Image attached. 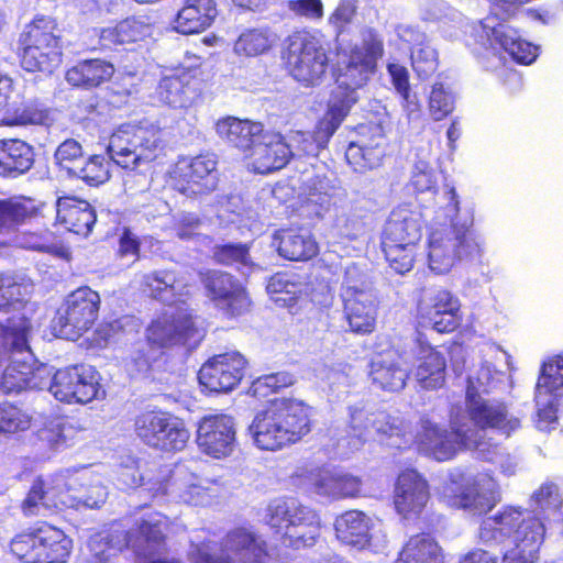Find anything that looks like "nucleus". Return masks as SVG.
<instances>
[{"label":"nucleus","mask_w":563,"mask_h":563,"mask_svg":"<svg viewBox=\"0 0 563 563\" xmlns=\"http://www.w3.org/2000/svg\"><path fill=\"white\" fill-rule=\"evenodd\" d=\"M472 35L486 49L492 48L494 53L501 49L519 64L530 65L539 54L538 46L522 40L509 24L495 22L494 18L479 21L473 26Z\"/></svg>","instance_id":"nucleus-19"},{"label":"nucleus","mask_w":563,"mask_h":563,"mask_svg":"<svg viewBox=\"0 0 563 563\" xmlns=\"http://www.w3.org/2000/svg\"><path fill=\"white\" fill-rule=\"evenodd\" d=\"M439 495L449 507L483 515L500 501V487L488 474L465 477L461 473H452L442 483Z\"/></svg>","instance_id":"nucleus-10"},{"label":"nucleus","mask_w":563,"mask_h":563,"mask_svg":"<svg viewBox=\"0 0 563 563\" xmlns=\"http://www.w3.org/2000/svg\"><path fill=\"white\" fill-rule=\"evenodd\" d=\"M207 296L214 306L230 316L241 314L247 310L250 299L244 287L229 273L209 271L203 275Z\"/></svg>","instance_id":"nucleus-27"},{"label":"nucleus","mask_w":563,"mask_h":563,"mask_svg":"<svg viewBox=\"0 0 563 563\" xmlns=\"http://www.w3.org/2000/svg\"><path fill=\"white\" fill-rule=\"evenodd\" d=\"M209 543L195 545L189 556L192 563H261L266 556V544L255 532L235 528L227 533L219 555Z\"/></svg>","instance_id":"nucleus-14"},{"label":"nucleus","mask_w":563,"mask_h":563,"mask_svg":"<svg viewBox=\"0 0 563 563\" xmlns=\"http://www.w3.org/2000/svg\"><path fill=\"white\" fill-rule=\"evenodd\" d=\"M374 411L367 410L362 406L350 407V429L352 437V448L357 450L366 441L372 439V418Z\"/></svg>","instance_id":"nucleus-58"},{"label":"nucleus","mask_w":563,"mask_h":563,"mask_svg":"<svg viewBox=\"0 0 563 563\" xmlns=\"http://www.w3.org/2000/svg\"><path fill=\"white\" fill-rule=\"evenodd\" d=\"M108 490L99 478L87 481L86 474L66 479L59 474L55 477L33 483L22 508L26 516L44 515L46 510L64 508H99L107 499Z\"/></svg>","instance_id":"nucleus-5"},{"label":"nucleus","mask_w":563,"mask_h":563,"mask_svg":"<svg viewBox=\"0 0 563 563\" xmlns=\"http://www.w3.org/2000/svg\"><path fill=\"white\" fill-rule=\"evenodd\" d=\"M20 43L23 46L21 64L25 70L52 73L59 65L62 54L49 21L38 19L27 25Z\"/></svg>","instance_id":"nucleus-18"},{"label":"nucleus","mask_w":563,"mask_h":563,"mask_svg":"<svg viewBox=\"0 0 563 563\" xmlns=\"http://www.w3.org/2000/svg\"><path fill=\"white\" fill-rule=\"evenodd\" d=\"M136 437L147 446L163 452L185 449L190 433L183 420L167 412H144L134 422Z\"/></svg>","instance_id":"nucleus-15"},{"label":"nucleus","mask_w":563,"mask_h":563,"mask_svg":"<svg viewBox=\"0 0 563 563\" xmlns=\"http://www.w3.org/2000/svg\"><path fill=\"white\" fill-rule=\"evenodd\" d=\"M158 99L174 109H186L192 106L198 90L186 77L169 76L159 81Z\"/></svg>","instance_id":"nucleus-46"},{"label":"nucleus","mask_w":563,"mask_h":563,"mask_svg":"<svg viewBox=\"0 0 563 563\" xmlns=\"http://www.w3.org/2000/svg\"><path fill=\"white\" fill-rule=\"evenodd\" d=\"M71 549V539L46 523L18 533L10 542L12 554L24 563H65Z\"/></svg>","instance_id":"nucleus-12"},{"label":"nucleus","mask_w":563,"mask_h":563,"mask_svg":"<svg viewBox=\"0 0 563 563\" xmlns=\"http://www.w3.org/2000/svg\"><path fill=\"white\" fill-rule=\"evenodd\" d=\"M35 211L34 202L25 198H12L0 201V230L10 229L25 219L30 218Z\"/></svg>","instance_id":"nucleus-56"},{"label":"nucleus","mask_w":563,"mask_h":563,"mask_svg":"<svg viewBox=\"0 0 563 563\" xmlns=\"http://www.w3.org/2000/svg\"><path fill=\"white\" fill-rule=\"evenodd\" d=\"M280 256L289 261H306L317 254V243L308 232L280 230L274 235Z\"/></svg>","instance_id":"nucleus-44"},{"label":"nucleus","mask_w":563,"mask_h":563,"mask_svg":"<svg viewBox=\"0 0 563 563\" xmlns=\"http://www.w3.org/2000/svg\"><path fill=\"white\" fill-rule=\"evenodd\" d=\"M31 323L24 316H13L5 324L0 323V344L10 354L0 388L5 394H18L26 389H44L49 383L51 367L36 364L27 338Z\"/></svg>","instance_id":"nucleus-4"},{"label":"nucleus","mask_w":563,"mask_h":563,"mask_svg":"<svg viewBox=\"0 0 563 563\" xmlns=\"http://www.w3.org/2000/svg\"><path fill=\"white\" fill-rule=\"evenodd\" d=\"M409 364L416 367L415 377L421 387L435 389L441 387L445 378V358L428 342L418 338L406 349Z\"/></svg>","instance_id":"nucleus-29"},{"label":"nucleus","mask_w":563,"mask_h":563,"mask_svg":"<svg viewBox=\"0 0 563 563\" xmlns=\"http://www.w3.org/2000/svg\"><path fill=\"white\" fill-rule=\"evenodd\" d=\"M167 475V468L157 471L154 465L129 457L128 463L121 467L119 479L128 488L145 486L154 497H158L162 482Z\"/></svg>","instance_id":"nucleus-40"},{"label":"nucleus","mask_w":563,"mask_h":563,"mask_svg":"<svg viewBox=\"0 0 563 563\" xmlns=\"http://www.w3.org/2000/svg\"><path fill=\"white\" fill-rule=\"evenodd\" d=\"M422 322L440 333L454 331L461 323V303L456 296L443 288L424 289L418 301Z\"/></svg>","instance_id":"nucleus-23"},{"label":"nucleus","mask_w":563,"mask_h":563,"mask_svg":"<svg viewBox=\"0 0 563 563\" xmlns=\"http://www.w3.org/2000/svg\"><path fill=\"white\" fill-rule=\"evenodd\" d=\"M84 151L81 144L74 140L67 139L58 145L54 153V162L62 169L71 176L76 167L84 163Z\"/></svg>","instance_id":"nucleus-60"},{"label":"nucleus","mask_w":563,"mask_h":563,"mask_svg":"<svg viewBox=\"0 0 563 563\" xmlns=\"http://www.w3.org/2000/svg\"><path fill=\"white\" fill-rule=\"evenodd\" d=\"M294 384V376L287 372H278L264 375L255 379L251 390L254 396L267 397L271 393H277L284 387Z\"/></svg>","instance_id":"nucleus-64"},{"label":"nucleus","mask_w":563,"mask_h":563,"mask_svg":"<svg viewBox=\"0 0 563 563\" xmlns=\"http://www.w3.org/2000/svg\"><path fill=\"white\" fill-rule=\"evenodd\" d=\"M384 155L385 150L380 134L371 141L358 140L351 142L345 152L347 163L358 173H364L379 166Z\"/></svg>","instance_id":"nucleus-45"},{"label":"nucleus","mask_w":563,"mask_h":563,"mask_svg":"<svg viewBox=\"0 0 563 563\" xmlns=\"http://www.w3.org/2000/svg\"><path fill=\"white\" fill-rule=\"evenodd\" d=\"M334 529L338 540L356 551L367 548L379 553L387 548L385 534L374 531L373 520L362 511L344 512L335 519Z\"/></svg>","instance_id":"nucleus-25"},{"label":"nucleus","mask_w":563,"mask_h":563,"mask_svg":"<svg viewBox=\"0 0 563 563\" xmlns=\"http://www.w3.org/2000/svg\"><path fill=\"white\" fill-rule=\"evenodd\" d=\"M395 563H443L438 543L428 534L411 537Z\"/></svg>","instance_id":"nucleus-50"},{"label":"nucleus","mask_w":563,"mask_h":563,"mask_svg":"<svg viewBox=\"0 0 563 563\" xmlns=\"http://www.w3.org/2000/svg\"><path fill=\"white\" fill-rule=\"evenodd\" d=\"M357 100L358 93L356 91L336 85L335 89L331 92L328 110L319 121L322 129L334 134Z\"/></svg>","instance_id":"nucleus-48"},{"label":"nucleus","mask_w":563,"mask_h":563,"mask_svg":"<svg viewBox=\"0 0 563 563\" xmlns=\"http://www.w3.org/2000/svg\"><path fill=\"white\" fill-rule=\"evenodd\" d=\"M175 188L187 197L212 192L218 185L217 161L210 155L181 158L174 169Z\"/></svg>","instance_id":"nucleus-24"},{"label":"nucleus","mask_w":563,"mask_h":563,"mask_svg":"<svg viewBox=\"0 0 563 563\" xmlns=\"http://www.w3.org/2000/svg\"><path fill=\"white\" fill-rule=\"evenodd\" d=\"M365 291L367 294H375L373 283L365 267L356 263L346 265L341 285L342 299L360 297Z\"/></svg>","instance_id":"nucleus-54"},{"label":"nucleus","mask_w":563,"mask_h":563,"mask_svg":"<svg viewBox=\"0 0 563 563\" xmlns=\"http://www.w3.org/2000/svg\"><path fill=\"white\" fill-rule=\"evenodd\" d=\"M198 333L191 312L186 302L168 307L146 329V343H140L131 353L130 362L134 372L150 367L159 350L184 344Z\"/></svg>","instance_id":"nucleus-7"},{"label":"nucleus","mask_w":563,"mask_h":563,"mask_svg":"<svg viewBox=\"0 0 563 563\" xmlns=\"http://www.w3.org/2000/svg\"><path fill=\"white\" fill-rule=\"evenodd\" d=\"M423 220L419 211L407 207L394 209L385 224L382 242L417 244L422 236Z\"/></svg>","instance_id":"nucleus-35"},{"label":"nucleus","mask_w":563,"mask_h":563,"mask_svg":"<svg viewBox=\"0 0 563 563\" xmlns=\"http://www.w3.org/2000/svg\"><path fill=\"white\" fill-rule=\"evenodd\" d=\"M562 506L559 484L547 479L531 494L530 510L505 507L484 519L479 541L486 547H497L509 540L512 545L504 553V563H534L544 539V520L560 514Z\"/></svg>","instance_id":"nucleus-1"},{"label":"nucleus","mask_w":563,"mask_h":563,"mask_svg":"<svg viewBox=\"0 0 563 563\" xmlns=\"http://www.w3.org/2000/svg\"><path fill=\"white\" fill-rule=\"evenodd\" d=\"M455 106V95L451 87L443 82H435L429 96V111L435 121L448 117Z\"/></svg>","instance_id":"nucleus-59"},{"label":"nucleus","mask_w":563,"mask_h":563,"mask_svg":"<svg viewBox=\"0 0 563 563\" xmlns=\"http://www.w3.org/2000/svg\"><path fill=\"white\" fill-rule=\"evenodd\" d=\"M417 244L382 242V250L389 266L402 275L412 269Z\"/></svg>","instance_id":"nucleus-57"},{"label":"nucleus","mask_w":563,"mask_h":563,"mask_svg":"<svg viewBox=\"0 0 563 563\" xmlns=\"http://www.w3.org/2000/svg\"><path fill=\"white\" fill-rule=\"evenodd\" d=\"M474 388L472 384L466 390L467 416L460 415V419L466 422L471 430H481L483 441H490L487 438V429L509 437L520 428V419L509 412L504 402L475 395Z\"/></svg>","instance_id":"nucleus-16"},{"label":"nucleus","mask_w":563,"mask_h":563,"mask_svg":"<svg viewBox=\"0 0 563 563\" xmlns=\"http://www.w3.org/2000/svg\"><path fill=\"white\" fill-rule=\"evenodd\" d=\"M162 150V131L150 122L122 124L107 146L109 157L123 168L136 169L154 161Z\"/></svg>","instance_id":"nucleus-9"},{"label":"nucleus","mask_w":563,"mask_h":563,"mask_svg":"<svg viewBox=\"0 0 563 563\" xmlns=\"http://www.w3.org/2000/svg\"><path fill=\"white\" fill-rule=\"evenodd\" d=\"M383 53L382 38L373 30H368L363 35L362 44L352 48L345 66L340 69L336 78L338 86H344L357 92V89L362 88L374 74L377 60Z\"/></svg>","instance_id":"nucleus-21"},{"label":"nucleus","mask_w":563,"mask_h":563,"mask_svg":"<svg viewBox=\"0 0 563 563\" xmlns=\"http://www.w3.org/2000/svg\"><path fill=\"white\" fill-rule=\"evenodd\" d=\"M563 388V356L547 362L542 366L536 386L537 420L541 431H551L558 424V396Z\"/></svg>","instance_id":"nucleus-22"},{"label":"nucleus","mask_w":563,"mask_h":563,"mask_svg":"<svg viewBox=\"0 0 563 563\" xmlns=\"http://www.w3.org/2000/svg\"><path fill=\"white\" fill-rule=\"evenodd\" d=\"M170 478L162 482L159 496L168 495L177 503L192 506H205L211 501L214 490L198 483L197 477L183 466L168 470Z\"/></svg>","instance_id":"nucleus-32"},{"label":"nucleus","mask_w":563,"mask_h":563,"mask_svg":"<svg viewBox=\"0 0 563 563\" xmlns=\"http://www.w3.org/2000/svg\"><path fill=\"white\" fill-rule=\"evenodd\" d=\"M444 198L450 223L434 228L428 243L429 267L437 274H445L456 261L474 260L482 252V243L472 230L473 213L471 211L461 213L455 188L446 186Z\"/></svg>","instance_id":"nucleus-3"},{"label":"nucleus","mask_w":563,"mask_h":563,"mask_svg":"<svg viewBox=\"0 0 563 563\" xmlns=\"http://www.w3.org/2000/svg\"><path fill=\"white\" fill-rule=\"evenodd\" d=\"M168 519L158 512L139 518L128 531L103 530L89 538L87 543L91 558L98 563L110 561L123 549H130L140 563H180L177 560L154 559L165 548Z\"/></svg>","instance_id":"nucleus-2"},{"label":"nucleus","mask_w":563,"mask_h":563,"mask_svg":"<svg viewBox=\"0 0 563 563\" xmlns=\"http://www.w3.org/2000/svg\"><path fill=\"white\" fill-rule=\"evenodd\" d=\"M264 521L276 532H283V543L287 547H311L319 536L318 515L294 497L271 500Z\"/></svg>","instance_id":"nucleus-8"},{"label":"nucleus","mask_w":563,"mask_h":563,"mask_svg":"<svg viewBox=\"0 0 563 563\" xmlns=\"http://www.w3.org/2000/svg\"><path fill=\"white\" fill-rule=\"evenodd\" d=\"M199 449L216 459L230 455L235 446V424L228 415L203 417L197 430Z\"/></svg>","instance_id":"nucleus-28"},{"label":"nucleus","mask_w":563,"mask_h":563,"mask_svg":"<svg viewBox=\"0 0 563 563\" xmlns=\"http://www.w3.org/2000/svg\"><path fill=\"white\" fill-rule=\"evenodd\" d=\"M214 258L220 264L236 265L238 269L244 275L252 271L247 247L242 244H225L217 247Z\"/></svg>","instance_id":"nucleus-61"},{"label":"nucleus","mask_w":563,"mask_h":563,"mask_svg":"<svg viewBox=\"0 0 563 563\" xmlns=\"http://www.w3.org/2000/svg\"><path fill=\"white\" fill-rule=\"evenodd\" d=\"M70 177H77L90 186H98L109 179V170L101 156H92L88 161L84 158Z\"/></svg>","instance_id":"nucleus-63"},{"label":"nucleus","mask_w":563,"mask_h":563,"mask_svg":"<svg viewBox=\"0 0 563 563\" xmlns=\"http://www.w3.org/2000/svg\"><path fill=\"white\" fill-rule=\"evenodd\" d=\"M272 300L280 307H291L303 292L305 285L295 275L277 273L266 286Z\"/></svg>","instance_id":"nucleus-52"},{"label":"nucleus","mask_w":563,"mask_h":563,"mask_svg":"<svg viewBox=\"0 0 563 563\" xmlns=\"http://www.w3.org/2000/svg\"><path fill=\"white\" fill-rule=\"evenodd\" d=\"M314 493L332 499L356 497L362 487V481L350 473L340 470H322L312 478Z\"/></svg>","instance_id":"nucleus-36"},{"label":"nucleus","mask_w":563,"mask_h":563,"mask_svg":"<svg viewBox=\"0 0 563 563\" xmlns=\"http://www.w3.org/2000/svg\"><path fill=\"white\" fill-rule=\"evenodd\" d=\"M249 431L258 449H283L310 431L309 408L297 399H276L267 409L256 413Z\"/></svg>","instance_id":"nucleus-6"},{"label":"nucleus","mask_w":563,"mask_h":563,"mask_svg":"<svg viewBox=\"0 0 563 563\" xmlns=\"http://www.w3.org/2000/svg\"><path fill=\"white\" fill-rule=\"evenodd\" d=\"M56 218L66 230L79 235H88L96 222V213L89 202L71 197L57 200Z\"/></svg>","instance_id":"nucleus-37"},{"label":"nucleus","mask_w":563,"mask_h":563,"mask_svg":"<svg viewBox=\"0 0 563 563\" xmlns=\"http://www.w3.org/2000/svg\"><path fill=\"white\" fill-rule=\"evenodd\" d=\"M152 34V25L142 18H126L113 26L100 30L99 40L103 47L133 43Z\"/></svg>","instance_id":"nucleus-43"},{"label":"nucleus","mask_w":563,"mask_h":563,"mask_svg":"<svg viewBox=\"0 0 563 563\" xmlns=\"http://www.w3.org/2000/svg\"><path fill=\"white\" fill-rule=\"evenodd\" d=\"M451 431L439 424L423 420L418 434L419 450L437 461H448L460 450H486L481 430H471L466 422L455 413L451 417Z\"/></svg>","instance_id":"nucleus-11"},{"label":"nucleus","mask_w":563,"mask_h":563,"mask_svg":"<svg viewBox=\"0 0 563 563\" xmlns=\"http://www.w3.org/2000/svg\"><path fill=\"white\" fill-rule=\"evenodd\" d=\"M411 65L420 78H428L438 68V53L430 41L420 47H411Z\"/></svg>","instance_id":"nucleus-62"},{"label":"nucleus","mask_w":563,"mask_h":563,"mask_svg":"<svg viewBox=\"0 0 563 563\" xmlns=\"http://www.w3.org/2000/svg\"><path fill=\"white\" fill-rule=\"evenodd\" d=\"M217 15L213 0H185L175 20V30L183 34L205 31Z\"/></svg>","instance_id":"nucleus-39"},{"label":"nucleus","mask_w":563,"mask_h":563,"mask_svg":"<svg viewBox=\"0 0 563 563\" xmlns=\"http://www.w3.org/2000/svg\"><path fill=\"white\" fill-rule=\"evenodd\" d=\"M333 134L322 129L321 123H318L317 130L311 132L291 131L287 136V145L291 150V157L296 156H311L318 155L319 151L328 144Z\"/></svg>","instance_id":"nucleus-51"},{"label":"nucleus","mask_w":563,"mask_h":563,"mask_svg":"<svg viewBox=\"0 0 563 563\" xmlns=\"http://www.w3.org/2000/svg\"><path fill=\"white\" fill-rule=\"evenodd\" d=\"M216 130L220 137L235 147L252 151L263 133V125L260 122L228 117L217 122Z\"/></svg>","instance_id":"nucleus-42"},{"label":"nucleus","mask_w":563,"mask_h":563,"mask_svg":"<svg viewBox=\"0 0 563 563\" xmlns=\"http://www.w3.org/2000/svg\"><path fill=\"white\" fill-rule=\"evenodd\" d=\"M15 93L8 109L11 124L15 125H48L53 122L52 111L37 100L19 102Z\"/></svg>","instance_id":"nucleus-49"},{"label":"nucleus","mask_w":563,"mask_h":563,"mask_svg":"<svg viewBox=\"0 0 563 563\" xmlns=\"http://www.w3.org/2000/svg\"><path fill=\"white\" fill-rule=\"evenodd\" d=\"M285 58L290 75L301 85L314 87L323 81L329 57L317 36L307 32L289 36Z\"/></svg>","instance_id":"nucleus-13"},{"label":"nucleus","mask_w":563,"mask_h":563,"mask_svg":"<svg viewBox=\"0 0 563 563\" xmlns=\"http://www.w3.org/2000/svg\"><path fill=\"white\" fill-rule=\"evenodd\" d=\"M113 73L111 64L101 59H89L68 69L66 80L74 87L92 88L109 80Z\"/></svg>","instance_id":"nucleus-47"},{"label":"nucleus","mask_w":563,"mask_h":563,"mask_svg":"<svg viewBox=\"0 0 563 563\" xmlns=\"http://www.w3.org/2000/svg\"><path fill=\"white\" fill-rule=\"evenodd\" d=\"M409 355L407 350L401 353L387 351L375 356L371 362L369 378L384 390H401L408 378Z\"/></svg>","instance_id":"nucleus-31"},{"label":"nucleus","mask_w":563,"mask_h":563,"mask_svg":"<svg viewBox=\"0 0 563 563\" xmlns=\"http://www.w3.org/2000/svg\"><path fill=\"white\" fill-rule=\"evenodd\" d=\"M274 43V36L266 30H246L234 43V52L240 56H257L268 51Z\"/></svg>","instance_id":"nucleus-53"},{"label":"nucleus","mask_w":563,"mask_h":563,"mask_svg":"<svg viewBox=\"0 0 563 563\" xmlns=\"http://www.w3.org/2000/svg\"><path fill=\"white\" fill-rule=\"evenodd\" d=\"M99 306V294L89 287L70 292L58 312L59 334L70 341L79 339L97 320Z\"/></svg>","instance_id":"nucleus-20"},{"label":"nucleus","mask_w":563,"mask_h":563,"mask_svg":"<svg viewBox=\"0 0 563 563\" xmlns=\"http://www.w3.org/2000/svg\"><path fill=\"white\" fill-rule=\"evenodd\" d=\"M99 379V373L92 366L81 364L51 373L46 387L59 401L88 404L104 394Z\"/></svg>","instance_id":"nucleus-17"},{"label":"nucleus","mask_w":563,"mask_h":563,"mask_svg":"<svg viewBox=\"0 0 563 563\" xmlns=\"http://www.w3.org/2000/svg\"><path fill=\"white\" fill-rule=\"evenodd\" d=\"M286 137L280 134L261 135L250 154L251 166L255 173L268 174L283 168L291 157Z\"/></svg>","instance_id":"nucleus-33"},{"label":"nucleus","mask_w":563,"mask_h":563,"mask_svg":"<svg viewBox=\"0 0 563 563\" xmlns=\"http://www.w3.org/2000/svg\"><path fill=\"white\" fill-rule=\"evenodd\" d=\"M144 286L155 299L168 307L185 302L181 298L188 294V279L175 269H157L144 275Z\"/></svg>","instance_id":"nucleus-34"},{"label":"nucleus","mask_w":563,"mask_h":563,"mask_svg":"<svg viewBox=\"0 0 563 563\" xmlns=\"http://www.w3.org/2000/svg\"><path fill=\"white\" fill-rule=\"evenodd\" d=\"M246 360L238 351L214 355L200 368L201 386L212 393H229L238 386L244 375Z\"/></svg>","instance_id":"nucleus-26"},{"label":"nucleus","mask_w":563,"mask_h":563,"mask_svg":"<svg viewBox=\"0 0 563 563\" xmlns=\"http://www.w3.org/2000/svg\"><path fill=\"white\" fill-rule=\"evenodd\" d=\"M34 163V151L21 140L0 141V175L15 178L26 173Z\"/></svg>","instance_id":"nucleus-41"},{"label":"nucleus","mask_w":563,"mask_h":563,"mask_svg":"<svg viewBox=\"0 0 563 563\" xmlns=\"http://www.w3.org/2000/svg\"><path fill=\"white\" fill-rule=\"evenodd\" d=\"M430 499L427 481L415 470L399 474L394 494L397 512L404 518L419 516Z\"/></svg>","instance_id":"nucleus-30"},{"label":"nucleus","mask_w":563,"mask_h":563,"mask_svg":"<svg viewBox=\"0 0 563 563\" xmlns=\"http://www.w3.org/2000/svg\"><path fill=\"white\" fill-rule=\"evenodd\" d=\"M318 194L298 196L299 211L308 218H321L330 210L334 187L331 181L321 183Z\"/></svg>","instance_id":"nucleus-55"},{"label":"nucleus","mask_w":563,"mask_h":563,"mask_svg":"<svg viewBox=\"0 0 563 563\" xmlns=\"http://www.w3.org/2000/svg\"><path fill=\"white\" fill-rule=\"evenodd\" d=\"M344 313L352 332L371 333L376 323L377 300L375 294L362 292L360 297L342 299Z\"/></svg>","instance_id":"nucleus-38"}]
</instances>
